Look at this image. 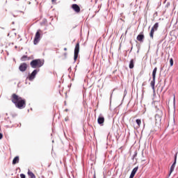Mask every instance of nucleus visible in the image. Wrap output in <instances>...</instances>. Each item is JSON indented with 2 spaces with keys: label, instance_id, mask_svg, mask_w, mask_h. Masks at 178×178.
Masks as SVG:
<instances>
[{
  "label": "nucleus",
  "instance_id": "nucleus-1",
  "mask_svg": "<svg viewBox=\"0 0 178 178\" xmlns=\"http://www.w3.org/2000/svg\"><path fill=\"white\" fill-rule=\"evenodd\" d=\"M12 102L18 109H24L26 108V99H22L15 93L12 95Z\"/></svg>",
  "mask_w": 178,
  "mask_h": 178
},
{
  "label": "nucleus",
  "instance_id": "nucleus-2",
  "mask_svg": "<svg viewBox=\"0 0 178 178\" xmlns=\"http://www.w3.org/2000/svg\"><path fill=\"white\" fill-rule=\"evenodd\" d=\"M44 60L38 58L33 60L30 63V65L32 69H37V67H42V66H44Z\"/></svg>",
  "mask_w": 178,
  "mask_h": 178
},
{
  "label": "nucleus",
  "instance_id": "nucleus-3",
  "mask_svg": "<svg viewBox=\"0 0 178 178\" xmlns=\"http://www.w3.org/2000/svg\"><path fill=\"white\" fill-rule=\"evenodd\" d=\"M162 116H163V112L162 111V109L157 108L156 114L155 115L156 123H160L161 120H162Z\"/></svg>",
  "mask_w": 178,
  "mask_h": 178
},
{
  "label": "nucleus",
  "instance_id": "nucleus-4",
  "mask_svg": "<svg viewBox=\"0 0 178 178\" xmlns=\"http://www.w3.org/2000/svg\"><path fill=\"white\" fill-rule=\"evenodd\" d=\"M79 52H80V43H77L75 46L74 54V62L77 60V58H79Z\"/></svg>",
  "mask_w": 178,
  "mask_h": 178
},
{
  "label": "nucleus",
  "instance_id": "nucleus-5",
  "mask_svg": "<svg viewBox=\"0 0 178 178\" xmlns=\"http://www.w3.org/2000/svg\"><path fill=\"white\" fill-rule=\"evenodd\" d=\"M40 72V69L34 70L31 74L27 77L29 81H33L35 79V76H37V73Z\"/></svg>",
  "mask_w": 178,
  "mask_h": 178
},
{
  "label": "nucleus",
  "instance_id": "nucleus-6",
  "mask_svg": "<svg viewBox=\"0 0 178 178\" xmlns=\"http://www.w3.org/2000/svg\"><path fill=\"white\" fill-rule=\"evenodd\" d=\"M41 37V34L40 33V31H37L33 40V44L34 45H37V44H38V42H40V38Z\"/></svg>",
  "mask_w": 178,
  "mask_h": 178
},
{
  "label": "nucleus",
  "instance_id": "nucleus-7",
  "mask_svg": "<svg viewBox=\"0 0 178 178\" xmlns=\"http://www.w3.org/2000/svg\"><path fill=\"white\" fill-rule=\"evenodd\" d=\"M177 161V153L175 154V160L173 163L172 164L170 169V173H173V171L175 170V168H176V162Z\"/></svg>",
  "mask_w": 178,
  "mask_h": 178
},
{
  "label": "nucleus",
  "instance_id": "nucleus-8",
  "mask_svg": "<svg viewBox=\"0 0 178 178\" xmlns=\"http://www.w3.org/2000/svg\"><path fill=\"white\" fill-rule=\"evenodd\" d=\"M144 38H145L144 32H140V34H138L136 37V40L139 41V42H144Z\"/></svg>",
  "mask_w": 178,
  "mask_h": 178
},
{
  "label": "nucleus",
  "instance_id": "nucleus-9",
  "mask_svg": "<svg viewBox=\"0 0 178 178\" xmlns=\"http://www.w3.org/2000/svg\"><path fill=\"white\" fill-rule=\"evenodd\" d=\"M104 122H105V118H104V115L100 114L98 117V119H97L98 124H100L101 126H103Z\"/></svg>",
  "mask_w": 178,
  "mask_h": 178
},
{
  "label": "nucleus",
  "instance_id": "nucleus-10",
  "mask_svg": "<svg viewBox=\"0 0 178 178\" xmlns=\"http://www.w3.org/2000/svg\"><path fill=\"white\" fill-rule=\"evenodd\" d=\"M19 70H20V72H26V70H27V63H21L19 67Z\"/></svg>",
  "mask_w": 178,
  "mask_h": 178
},
{
  "label": "nucleus",
  "instance_id": "nucleus-11",
  "mask_svg": "<svg viewBox=\"0 0 178 178\" xmlns=\"http://www.w3.org/2000/svg\"><path fill=\"white\" fill-rule=\"evenodd\" d=\"M72 8L73 10H74V12H76V13H80V6H79V5H77V4H72Z\"/></svg>",
  "mask_w": 178,
  "mask_h": 178
},
{
  "label": "nucleus",
  "instance_id": "nucleus-12",
  "mask_svg": "<svg viewBox=\"0 0 178 178\" xmlns=\"http://www.w3.org/2000/svg\"><path fill=\"white\" fill-rule=\"evenodd\" d=\"M16 163H19V156H15L13 160V165H16Z\"/></svg>",
  "mask_w": 178,
  "mask_h": 178
},
{
  "label": "nucleus",
  "instance_id": "nucleus-13",
  "mask_svg": "<svg viewBox=\"0 0 178 178\" xmlns=\"http://www.w3.org/2000/svg\"><path fill=\"white\" fill-rule=\"evenodd\" d=\"M158 70L157 67H154L152 72V79H156V71Z\"/></svg>",
  "mask_w": 178,
  "mask_h": 178
},
{
  "label": "nucleus",
  "instance_id": "nucleus-14",
  "mask_svg": "<svg viewBox=\"0 0 178 178\" xmlns=\"http://www.w3.org/2000/svg\"><path fill=\"white\" fill-rule=\"evenodd\" d=\"M129 69H133L134 67V60L131 59L129 65Z\"/></svg>",
  "mask_w": 178,
  "mask_h": 178
},
{
  "label": "nucleus",
  "instance_id": "nucleus-15",
  "mask_svg": "<svg viewBox=\"0 0 178 178\" xmlns=\"http://www.w3.org/2000/svg\"><path fill=\"white\" fill-rule=\"evenodd\" d=\"M28 175L30 178H35V175L30 170L28 171Z\"/></svg>",
  "mask_w": 178,
  "mask_h": 178
},
{
  "label": "nucleus",
  "instance_id": "nucleus-16",
  "mask_svg": "<svg viewBox=\"0 0 178 178\" xmlns=\"http://www.w3.org/2000/svg\"><path fill=\"white\" fill-rule=\"evenodd\" d=\"M150 84H151V87H152V90H155V78H153Z\"/></svg>",
  "mask_w": 178,
  "mask_h": 178
},
{
  "label": "nucleus",
  "instance_id": "nucleus-17",
  "mask_svg": "<svg viewBox=\"0 0 178 178\" xmlns=\"http://www.w3.org/2000/svg\"><path fill=\"white\" fill-rule=\"evenodd\" d=\"M158 27H159V23L156 22L152 29L156 31L158 30Z\"/></svg>",
  "mask_w": 178,
  "mask_h": 178
},
{
  "label": "nucleus",
  "instance_id": "nucleus-18",
  "mask_svg": "<svg viewBox=\"0 0 178 178\" xmlns=\"http://www.w3.org/2000/svg\"><path fill=\"white\" fill-rule=\"evenodd\" d=\"M156 31H154V29L152 28L151 31H150V38L153 39L154 38V33H155Z\"/></svg>",
  "mask_w": 178,
  "mask_h": 178
},
{
  "label": "nucleus",
  "instance_id": "nucleus-19",
  "mask_svg": "<svg viewBox=\"0 0 178 178\" xmlns=\"http://www.w3.org/2000/svg\"><path fill=\"white\" fill-rule=\"evenodd\" d=\"M27 59L29 60V56L24 55L21 58V60L22 62H25V60H27Z\"/></svg>",
  "mask_w": 178,
  "mask_h": 178
},
{
  "label": "nucleus",
  "instance_id": "nucleus-20",
  "mask_svg": "<svg viewBox=\"0 0 178 178\" xmlns=\"http://www.w3.org/2000/svg\"><path fill=\"white\" fill-rule=\"evenodd\" d=\"M136 124H138V126L140 127V125L141 124V120L137 119V120H136Z\"/></svg>",
  "mask_w": 178,
  "mask_h": 178
},
{
  "label": "nucleus",
  "instance_id": "nucleus-21",
  "mask_svg": "<svg viewBox=\"0 0 178 178\" xmlns=\"http://www.w3.org/2000/svg\"><path fill=\"white\" fill-rule=\"evenodd\" d=\"M136 156H137V151H135L134 154V155L132 156V159H134Z\"/></svg>",
  "mask_w": 178,
  "mask_h": 178
},
{
  "label": "nucleus",
  "instance_id": "nucleus-22",
  "mask_svg": "<svg viewBox=\"0 0 178 178\" xmlns=\"http://www.w3.org/2000/svg\"><path fill=\"white\" fill-rule=\"evenodd\" d=\"M170 66H173V58L170 59Z\"/></svg>",
  "mask_w": 178,
  "mask_h": 178
},
{
  "label": "nucleus",
  "instance_id": "nucleus-23",
  "mask_svg": "<svg viewBox=\"0 0 178 178\" xmlns=\"http://www.w3.org/2000/svg\"><path fill=\"white\" fill-rule=\"evenodd\" d=\"M115 91V89L112 91L111 94V97H110V102H112V95H113V92Z\"/></svg>",
  "mask_w": 178,
  "mask_h": 178
},
{
  "label": "nucleus",
  "instance_id": "nucleus-24",
  "mask_svg": "<svg viewBox=\"0 0 178 178\" xmlns=\"http://www.w3.org/2000/svg\"><path fill=\"white\" fill-rule=\"evenodd\" d=\"M173 104H174V106H175V105H176V96H174Z\"/></svg>",
  "mask_w": 178,
  "mask_h": 178
},
{
  "label": "nucleus",
  "instance_id": "nucleus-25",
  "mask_svg": "<svg viewBox=\"0 0 178 178\" xmlns=\"http://www.w3.org/2000/svg\"><path fill=\"white\" fill-rule=\"evenodd\" d=\"M20 177H21V178H26V175H24V174H20Z\"/></svg>",
  "mask_w": 178,
  "mask_h": 178
},
{
  "label": "nucleus",
  "instance_id": "nucleus-26",
  "mask_svg": "<svg viewBox=\"0 0 178 178\" xmlns=\"http://www.w3.org/2000/svg\"><path fill=\"white\" fill-rule=\"evenodd\" d=\"M2 138H3V135L2 133H0V140H2Z\"/></svg>",
  "mask_w": 178,
  "mask_h": 178
},
{
  "label": "nucleus",
  "instance_id": "nucleus-27",
  "mask_svg": "<svg viewBox=\"0 0 178 178\" xmlns=\"http://www.w3.org/2000/svg\"><path fill=\"white\" fill-rule=\"evenodd\" d=\"M136 47H138L137 54H138V52H140V47L138 45H136Z\"/></svg>",
  "mask_w": 178,
  "mask_h": 178
},
{
  "label": "nucleus",
  "instance_id": "nucleus-28",
  "mask_svg": "<svg viewBox=\"0 0 178 178\" xmlns=\"http://www.w3.org/2000/svg\"><path fill=\"white\" fill-rule=\"evenodd\" d=\"M63 55H64L65 58H67V52L64 53Z\"/></svg>",
  "mask_w": 178,
  "mask_h": 178
},
{
  "label": "nucleus",
  "instance_id": "nucleus-29",
  "mask_svg": "<svg viewBox=\"0 0 178 178\" xmlns=\"http://www.w3.org/2000/svg\"><path fill=\"white\" fill-rule=\"evenodd\" d=\"M68 72H72V67L68 68Z\"/></svg>",
  "mask_w": 178,
  "mask_h": 178
},
{
  "label": "nucleus",
  "instance_id": "nucleus-30",
  "mask_svg": "<svg viewBox=\"0 0 178 178\" xmlns=\"http://www.w3.org/2000/svg\"><path fill=\"white\" fill-rule=\"evenodd\" d=\"M64 51H67V48H64Z\"/></svg>",
  "mask_w": 178,
  "mask_h": 178
},
{
  "label": "nucleus",
  "instance_id": "nucleus-31",
  "mask_svg": "<svg viewBox=\"0 0 178 178\" xmlns=\"http://www.w3.org/2000/svg\"><path fill=\"white\" fill-rule=\"evenodd\" d=\"M52 1V2H55V1H56V0H51Z\"/></svg>",
  "mask_w": 178,
  "mask_h": 178
},
{
  "label": "nucleus",
  "instance_id": "nucleus-32",
  "mask_svg": "<svg viewBox=\"0 0 178 178\" xmlns=\"http://www.w3.org/2000/svg\"><path fill=\"white\" fill-rule=\"evenodd\" d=\"M13 24H15V22H13Z\"/></svg>",
  "mask_w": 178,
  "mask_h": 178
},
{
  "label": "nucleus",
  "instance_id": "nucleus-33",
  "mask_svg": "<svg viewBox=\"0 0 178 178\" xmlns=\"http://www.w3.org/2000/svg\"><path fill=\"white\" fill-rule=\"evenodd\" d=\"M67 112V109L65 110Z\"/></svg>",
  "mask_w": 178,
  "mask_h": 178
}]
</instances>
